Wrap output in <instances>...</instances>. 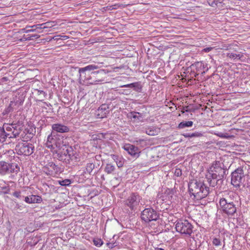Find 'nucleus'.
<instances>
[{
  "mask_svg": "<svg viewBox=\"0 0 250 250\" xmlns=\"http://www.w3.org/2000/svg\"><path fill=\"white\" fill-rule=\"evenodd\" d=\"M46 146L50 149L55 158L66 164L76 166L80 161L79 154L72 146L63 145L62 147L57 148L47 140Z\"/></svg>",
  "mask_w": 250,
  "mask_h": 250,
  "instance_id": "f257e3e1",
  "label": "nucleus"
},
{
  "mask_svg": "<svg viewBox=\"0 0 250 250\" xmlns=\"http://www.w3.org/2000/svg\"><path fill=\"white\" fill-rule=\"evenodd\" d=\"M188 191L190 196H193L197 200H201L207 197L210 192L209 187L206 186L204 182L200 180L193 179L188 184Z\"/></svg>",
  "mask_w": 250,
  "mask_h": 250,
  "instance_id": "f03ea898",
  "label": "nucleus"
},
{
  "mask_svg": "<svg viewBox=\"0 0 250 250\" xmlns=\"http://www.w3.org/2000/svg\"><path fill=\"white\" fill-rule=\"evenodd\" d=\"M220 209L223 213L232 216L236 213L237 209L240 206L238 201L231 199V195L222 197L219 200Z\"/></svg>",
  "mask_w": 250,
  "mask_h": 250,
  "instance_id": "7ed1b4c3",
  "label": "nucleus"
},
{
  "mask_svg": "<svg viewBox=\"0 0 250 250\" xmlns=\"http://www.w3.org/2000/svg\"><path fill=\"white\" fill-rule=\"evenodd\" d=\"M227 168L225 166L223 163L219 161H215L208 169V174L206 175V178H209L216 179L218 177L226 176L227 173Z\"/></svg>",
  "mask_w": 250,
  "mask_h": 250,
  "instance_id": "20e7f679",
  "label": "nucleus"
},
{
  "mask_svg": "<svg viewBox=\"0 0 250 250\" xmlns=\"http://www.w3.org/2000/svg\"><path fill=\"white\" fill-rule=\"evenodd\" d=\"M246 170L247 166L244 165L238 167L231 173V183L233 186L240 187V184L245 181V177L247 175Z\"/></svg>",
  "mask_w": 250,
  "mask_h": 250,
  "instance_id": "39448f33",
  "label": "nucleus"
},
{
  "mask_svg": "<svg viewBox=\"0 0 250 250\" xmlns=\"http://www.w3.org/2000/svg\"><path fill=\"white\" fill-rule=\"evenodd\" d=\"M20 167L16 163H9L4 161H0V175L15 173L16 174L20 171Z\"/></svg>",
  "mask_w": 250,
  "mask_h": 250,
  "instance_id": "423d86ee",
  "label": "nucleus"
},
{
  "mask_svg": "<svg viewBox=\"0 0 250 250\" xmlns=\"http://www.w3.org/2000/svg\"><path fill=\"white\" fill-rule=\"evenodd\" d=\"M193 228L192 225L186 219H180L176 222V230L182 234L190 236L193 232Z\"/></svg>",
  "mask_w": 250,
  "mask_h": 250,
  "instance_id": "0eeeda50",
  "label": "nucleus"
},
{
  "mask_svg": "<svg viewBox=\"0 0 250 250\" xmlns=\"http://www.w3.org/2000/svg\"><path fill=\"white\" fill-rule=\"evenodd\" d=\"M15 150L19 155L29 156L34 152L35 147L32 144L23 140L22 142H19L16 145Z\"/></svg>",
  "mask_w": 250,
  "mask_h": 250,
  "instance_id": "6e6552de",
  "label": "nucleus"
},
{
  "mask_svg": "<svg viewBox=\"0 0 250 250\" xmlns=\"http://www.w3.org/2000/svg\"><path fill=\"white\" fill-rule=\"evenodd\" d=\"M189 69L190 74L193 77H197L199 74L204 75L208 70L207 63L203 61L196 62L188 68V70Z\"/></svg>",
  "mask_w": 250,
  "mask_h": 250,
  "instance_id": "1a4fd4ad",
  "label": "nucleus"
},
{
  "mask_svg": "<svg viewBox=\"0 0 250 250\" xmlns=\"http://www.w3.org/2000/svg\"><path fill=\"white\" fill-rule=\"evenodd\" d=\"M99 68L98 65L95 64H89L84 67L79 68L80 79L83 81H86L87 83L93 72L95 70L98 69Z\"/></svg>",
  "mask_w": 250,
  "mask_h": 250,
  "instance_id": "9d476101",
  "label": "nucleus"
},
{
  "mask_svg": "<svg viewBox=\"0 0 250 250\" xmlns=\"http://www.w3.org/2000/svg\"><path fill=\"white\" fill-rule=\"evenodd\" d=\"M159 213L152 208L144 209L141 213V219L146 223L157 221L159 218Z\"/></svg>",
  "mask_w": 250,
  "mask_h": 250,
  "instance_id": "9b49d317",
  "label": "nucleus"
},
{
  "mask_svg": "<svg viewBox=\"0 0 250 250\" xmlns=\"http://www.w3.org/2000/svg\"><path fill=\"white\" fill-rule=\"evenodd\" d=\"M141 197L137 193H131L127 199L125 201V205L128 207L130 210L135 211L139 205Z\"/></svg>",
  "mask_w": 250,
  "mask_h": 250,
  "instance_id": "f8f14e48",
  "label": "nucleus"
},
{
  "mask_svg": "<svg viewBox=\"0 0 250 250\" xmlns=\"http://www.w3.org/2000/svg\"><path fill=\"white\" fill-rule=\"evenodd\" d=\"M62 137L57 134L56 133L52 132L48 136L47 140L50 143L55 145L57 148L62 147L63 143Z\"/></svg>",
  "mask_w": 250,
  "mask_h": 250,
  "instance_id": "ddd939ff",
  "label": "nucleus"
},
{
  "mask_svg": "<svg viewBox=\"0 0 250 250\" xmlns=\"http://www.w3.org/2000/svg\"><path fill=\"white\" fill-rule=\"evenodd\" d=\"M105 74V71L103 69L95 70L87 83L93 84L97 82L102 81L104 75Z\"/></svg>",
  "mask_w": 250,
  "mask_h": 250,
  "instance_id": "4468645a",
  "label": "nucleus"
},
{
  "mask_svg": "<svg viewBox=\"0 0 250 250\" xmlns=\"http://www.w3.org/2000/svg\"><path fill=\"white\" fill-rule=\"evenodd\" d=\"M124 149L133 158H138L140 156L141 151L138 147L131 144H126L124 146Z\"/></svg>",
  "mask_w": 250,
  "mask_h": 250,
  "instance_id": "2eb2a0df",
  "label": "nucleus"
},
{
  "mask_svg": "<svg viewBox=\"0 0 250 250\" xmlns=\"http://www.w3.org/2000/svg\"><path fill=\"white\" fill-rule=\"evenodd\" d=\"M36 132L35 127L29 126L27 128H23V132L21 135V138L24 140H30L34 136Z\"/></svg>",
  "mask_w": 250,
  "mask_h": 250,
  "instance_id": "dca6fc26",
  "label": "nucleus"
},
{
  "mask_svg": "<svg viewBox=\"0 0 250 250\" xmlns=\"http://www.w3.org/2000/svg\"><path fill=\"white\" fill-rule=\"evenodd\" d=\"M96 157H95V159L91 158L88 160L87 163H86L85 166V171L84 172V173H88L90 175H94L96 172L94 171L95 168V162L96 160Z\"/></svg>",
  "mask_w": 250,
  "mask_h": 250,
  "instance_id": "f3484780",
  "label": "nucleus"
},
{
  "mask_svg": "<svg viewBox=\"0 0 250 250\" xmlns=\"http://www.w3.org/2000/svg\"><path fill=\"white\" fill-rule=\"evenodd\" d=\"M109 105L106 104H102L97 110V116L99 118H104L106 117L109 114Z\"/></svg>",
  "mask_w": 250,
  "mask_h": 250,
  "instance_id": "a211bd4d",
  "label": "nucleus"
},
{
  "mask_svg": "<svg viewBox=\"0 0 250 250\" xmlns=\"http://www.w3.org/2000/svg\"><path fill=\"white\" fill-rule=\"evenodd\" d=\"M52 131L55 133H66L69 131V128L61 124H54L52 125Z\"/></svg>",
  "mask_w": 250,
  "mask_h": 250,
  "instance_id": "6ab92c4d",
  "label": "nucleus"
},
{
  "mask_svg": "<svg viewBox=\"0 0 250 250\" xmlns=\"http://www.w3.org/2000/svg\"><path fill=\"white\" fill-rule=\"evenodd\" d=\"M24 201L28 204L41 203L42 199L41 196L31 195L25 196Z\"/></svg>",
  "mask_w": 250,
  "mask_h": 250,
  "instance_id": "aec40b11",
  "label": "nucleus"
},
{
  "mask_svg": "<svg viewBox=\"0 0 250 250\" xmlns=\"http://www.w3.org/2000/svg\"><path fill=\"white\" fill-rule=\"evenodd\" d=\"M225 176L223 177H218L216 179H211L209 178L207 179V182L210 187H215V186H221L224 181Z\"/></svg>",
  "mask_w": 250,
  "mask_h": 250,
  "instance_id": "412c9836",
  "label": "nucleus"
},
{
  "mask_svg": "<svg viewBox=\"0 0 250 250\" xmlns=\"http://www.w3.org/2000/svg\"><path fill=\"white\" fill-rule=\"evenodd\" d=\"M23 128L24 125L21 127L20 126V127H18V129H16L15 130H13V132L12 133H10L9 139L17 138L18 137H20V139H22L21 138V135L23 132Z\"/></svg>",
  "mask_w": 250,
  "mask_h": 250,
  "instance_id": "4be33fe9",
  "label": "nucleus"
},
{
  "mask_svg": "<svg viewBox=\"0 0 250 250\" xmlns=\"http://www.w3.org/2000/svg\"><path fill=\"white\" fill-rule=\"evenodd\" d=\"M9 135L10 133L5 130L4 125L2 127H0V143L5 142L7 138H9Z\"/></svg>",
  "mask_w": 250,
  "mask_h": 250,
  "instance_id": "5701e85b",
  "label": "nucleus"
},
{
  "mask_svg": "<svg viewBox=\"0 0 250 250\" xmlns=\"http://www.w3.org/2000/svg\"><path fill=\"white\" fill-rule=\"evenodd\" d=\"M193 122L191 121H182L178 125V128L179 129H183L186 127H191L193 125Z\"/></svg>",
  "mask_w": 250,
  "mask_h": 250,
  "instance_id": "b1692460",
  "label": "nucleus"
},
{
  "mask_svg": "<svg viewBox=\"0 0 250 250\" xmlns=\"http://www.w3.org/2000/svg\"><path fill=\"white\" fill-rule=\"evenodd\" d=\"M130 88H132L134 90H135L136 92H140L142 89V86L141 84V82H138L136 83H131Z\"/></svg>",
  "mask_w": 250,
  "mask_h": 250,
  "instance_id": "393cba45",
  "label": "nucleus"
},
{
  "mask_svg": "<svg viewBox=\"0 0 250 250\" xmlns=\"http://www.w3.org/2000/svg\"><path fill=\"white\" fill-rule=\"evenodd\" d=\"M13 104H14V103H11L10 102L9 106L3 111L2 114L3 115H7L9 113L13 112L14 109H16V107Z\"/></svg>",
  "mask_w": 250,
  "mask_h": 250,
  "instance_id": "a878e982",
  "label": "nucleus"
},
{
  "mask_svg": "<svg viewBox=\"0 0 250 250\" xmlns=\"http://www.w3.org/2000/svg\"><path fill=\"white\" fill-rule=\"evenodd\" d=\"M115 169L114 165L111 163H108L104 167V171L107 174H111Z\"/></svg>",
  "mask_w": 250,
  "mask_h": 250,
  "instance_id": "bb28decb",
  "label": "nucleus"
},
{
  "mask_svg": "<svg viewBox=\"0 0 250 250\" xmlns=\"http://www.w3.org/2000/svg\"><path fill=\"white\" fill-rule=\"evenodd\" d=\"M50 167L51 168H52V169H53V170H56L57 169V168H58V166L57 165H55V163H54L53 162H49L43 168L45 169V170H46L47 171L46 172V173L47 174H50L49 173V172H50V170H49V167Z\"/></svg>",
  "mask_w": 250,
  "mask_h": 250,
  "instance_id": "cd10ccee",
  "label": "nucleus"
},
{
  "mask_svg": "<svg viewBox=\"0 0 250 250\" xmlns=\"http://www.w3.org/2000/svg\"><path fill=\"white\" fill-rule=\"evenodd\" d=\"M145 132L146 133L150 136H154L156 134V129L154 127H148L145 128Z\"/></svg>",
  "mask_w": 250,
  "mask_h": 250,
  "instance_id": "c85d7f7f",
  "label": "nucleus"
},
{
  "mask_svg": "<svg viewBox=\"0 0 250 250\" xmlns=\"http://www.w3.org/2000/svg\"><path fill=\"white\" fill-rule=\"evenodd\" d=\"M24 100L23 99V97L22 96H19L18 98H16L15 100L14 101H11V103H14V105L16 107H19V105H21L23 103Z\"/></svg>",
  "mask_w": 250,
  "mask_h": 250,
  "instance_id": "c756f323",
  "label": "nucleus"
},
{
  "mask_svg": "<svg viewBox=\"0 0 250 250\" xmlns=\"http://www.w3.org/2000/svg\"><path fill=\"white\" fill-rule=\"evenodd\" d=\"M36 91L37 92V95L39 97L38 100L40 101H43L44 98L47 95V94L45 93V92H44L43 90L37 89Z\"/></svg>",
  "mask_w": 250,
  "mask_h": 250,
  "instance_id": "7c9ffc66",
  "label": "nucleus"
},
{
  "mask_svg": "<svg viewBox=\"0 0 250 250\" xmlns=\"http://www.w3.org/2000/svg\"><path fill=\"white\" fill-rule=\"evenodd\" d=\"M40 35L34 34H31V35H28L27 36L24 35L23 36V39H25V41L27 40H33L34 38L37 39L40 37Z\"/></svg>",
  "mask_w": 250,
  "mask_h": 250,
  "instance_id": "2f4dec72",
  "label": "nucleus"
},
{
  "mask_svg": "<svg viewBox=\"0 0 250 250\" xmlns=\"http://www.w3.org/2000/svg\"><path fill=\"white\" fill-rule=\"evenodd\" d=\"M59 184L62 186H68L71 183V181L70 179H66L64 180L58 181Z\"/></svg>",
  "mask_w": 250,
  "mask_h": 250,
  "instance_id": "473e14b6",
  "label": "nucleus"
},
{
  "mask_svg": "<svg viewBox=\"0 0 250 250\" xmlns=\"http://www.w3.org/2000/svg\"><path fill=\"white\" fill-rule=\"evenodd\" d=\"M110 100L111 101V102H110V104H108L109 106L112 104V106H113V107L114 108L117 104L116 103H119L120 101H121L120 98L117 97L115 98L112 97L110 99Z\"/></svg>",
  "mask_w": 250,
  "mask_h": 250,
  "instance_id": "72a5a7b5",
  "label": "nucleus"
},
{
  "mask_svg": "<svg viewBox=\"0 0 250 250\" xmlns=\"http://www.w3.org/2000/svg\"><path fill=\"white\" fill-rule=\"evenodd\" d=\"M21 191H15L13 193V195L21 200H24L25 196L21 195Z\"/></svg>",
  "mask_w": 250,
  "mask_h": 250,
  "instance_id": "f704fd0d",
  "label": "nucleus"
},
{
  "mask_svg": "<svg viewBox=\"0 0 250 250\" xmlns=\"http://www.w3.org/2000/svg\"><path fill=\"white\" fill-rule=\"evenodd\" d=\"M46 23H43L42 24H35L33 26H31V28H35L36 31H37L38 29H42L46 28V26H45Z\"/></svg>",
  "mask_w": 250,
  "mask_h": 250,
  "instance_id": "c9c22d12",
  "label": "nucleus"
},
{
  "mask_svg": "<svg viewBox=\"0 0 250 250\" xmlns=\"http://www.w3.org/2000/svg\"><path fill=\"white\" fill-rule=\"evenodd\" d=\"M131 114L132 115L131 117L133 119H137L138 120H141V119L142 118V114L139 112H131Z\"/></svg>",
  "mask_w": 250,
  "mask_h": 250,
  "instance_id": "e433bc0d",
  "label": "nucleus"
},
{
  "mask_svg": "<svg viewBox=\"0 0 250 250\" xmlns=\"http://www.w3.org/2000/svg\"><path fill=\"white\" fill-rule=\"evenodd\" d=\"M227 56L231 59H240L243 56V55L240 54H236L234 53H228Z\"/></svg>",
  "mask_w": 250,
  "mask_h": 250,
  "instance_id": "4c0bfd02",
  "label": "nucleus"
},
{
  "mask_svg": "<svg viewBox=\"0 0 250 250\" xmlns=\"http://www.w3.org/2000/svg\"><path fill=\"white\" fill-rule=\"evenodd\" d=\"M93 243L96 246L100 247L103 244V241L101 239L96 238L93 239Z\"/></svg>",
  "mask_w": 250,
  "mask_h": 250,
  "instance_id": "58836bf2",
  "label": "nucleus"
},
{
  "mask_svg": "<svg viewBox=\"0 0 250 250\" xmlns=\"http://www.w3.org/2000/svg\"><path fill=\"white\" fill-rule=\"evenodd\" d=\"M12 132H13V130H15L16 129H18V127H20V126L21 127L22 126H23L24 125H23V124L22 123H21L20 122H18L16 124H12Z\"/></svg>",
  "mask_w": 250,
  "mask_h": 250,
  "instance_id": "ea45409f",
  "label": "nucleus"
},
{
  "mask_svg": "<svg viewBox=\"0 0 250 250\" xmlns=\"http://www.w3.org/2000/svg\"><path fill=\"white\" fill-rule=\"evenodd\" d=\"M218 1L216 0H207L208 4L212 7H216L217 6Z\"/></svg>",
  "mask_w": 250,
  "mask_h": 250,
  "instance_id": "a19ab883",
  "label": "nucleus"
},
{
  "mask_svg": "<svg viewBox=\"0 0 250 250\" xmlns=\"http://www.w3.org/2000/svg\"><path fill=\"white\" fill-rule=\"evenodd\" d=\"M212 244L215 246H219L221 245V242L220 239L217 238H213L212 240Z\"/></svg>",
  "mask_w": 250,
  "mask_h": 250,
  "instance_id": "79ce46f5",
  "label": "nucleus"
},
{
  "mask_svg": "<svg viewBox=\"0 0 250 250\" xmlns=\"http://www.w3.org/2000/svg\"><path fill=\"white\" fill-rule=\"evenodd\" d=\"M122 5H121V4H115L113 5L108 6H107V8L109 10H112L114 9H117L118 8L121 7Z\"/></svg>",
  "mask_w": 250,
  "mask_h": 250,
  "instance_id": "37998d69",
  "label": "nucleus"
},
{
  "mask_svg": "<svg viewBox=\"0 0 250 250\" xmlns=\"http://www.w3.org/2000/svg\"><path fill=\"white\" fill-rule=\"evenodd\" d=\"M28 28H31V26H27L25 28L21 29V31L23 33H29L30 32L36 31V29H28Z\"/></svg>",
  "mask_w": 250,
  "mask_h": 250,
  "instance_id": "c03bdc74",
  "label": "nucleus"
},
{
  "mask_svg": "<svg viewBox=\"0 0 250 250\" xmlns=\"http://www.w3.org/2000/svg\"><path fill=\"white\" fill-rule=\"evenodd\" d=\"M203 136V134L199 132H195L191 133V136L192 137H200Z\"/></svg>",
  "mask_w": 250,
  "mask_h": 250,
  "instance_id": "a18cd8bd",
  "label": "nucleus"
},
{
  "mask_svg": "<svg viewBox=\"0 0 250 250\" xmlns=\"http://www.w3.org/2000/svg\"><path fill=\"white\" fill-rule=\"evenodd\" d=\"M5 130L6 132H9V133H12V124L10 125L9 126H7L6 127L4 126Z\"/></svg>",
  "mask_w": 250,
  "mask_h": 250,
  "instance_id": "49530a36",
  "label": "nucleus"
},
{
  "mask_svg": "<svg viewBox=\"0 0 250 250\" xmlns=\"http://www.w3.org/2000/svg\"><path fill=\"white\" fill-rule=\"evenodd\" d=\"M8 81V78L6 77H4L0 79V84H2L3 83L6 82Z\"/></svg>",
  "mask_w": 250,
  "mask_h": 250,
  "instance_id": "de8ad7c7",
  "label": "nucleus"
},
{
  "mask_svg": "<svg viewBox=\"0 0 250 250\" xmlns=\"http://www.w3.org/2000/svg\"><path fill=\"white\" fill-rule=\"evenodd\" d=\"M191 110L188 108V106H186L183 107V110L182 111V113H184L185 112H190Z\"/></svg>",
  "mask_w": 250,
  "mask_h": 250,
  "instance_id": "09e8293b",
  "label": "nucleus"
},
{
  "mask_svg": "<svg viewBox=\"0 0 250 250\" xmlns=\"http://www.w3.org/2000/svg\"><path fill=\"white\" fill-rule=\"evenodd\" d=\"M106 245L109 249H112L116 246V245H115V243H109V242L107 243Z\"/></svg>",
  "mask_w": 250,
  "mask_h": 250,
  "instance_id": "8fccbe9b",
  "label": "nucleus"
},
{
  "mask_svg": "<svg viewBox=\"0 0 250 250\" xmlns=\"http://www.w3.org/2000/svg\"><path fill=\"white\" fill-rule=\"evenodd\" d=\"M185 138H192L191 133H186L182 134Z\"/></svg>",
  "mask_w": 250,
  "mask_h": 250,
  "instance_id": "3c124183",
  "label": "nucleus"
},
{
  "mask_svg": "<svg viewBox=\"0 0 250 250\" xmlns=\"http://www.w3.org/2000/svg\"><path fill=\"white\" fill-rule=\"evenodd\" d=\"M116 164L117 166L120 167L123 166V162L122 161L119 160V161H116Z\"/></svg>",
  "mask_w": 250,
  "mask_h": 250,
  "instance_id": "603ef678",
  "label": "nucleus"
},
{
  "mask_svg": "<svg viewBox=\"0 0 250 250\" xmlns=\"http://www.w3.org/2000/svg\"><path fill=\"white\" fill-rule=\"evenodd\" d=\"M175 174L178 176L182 174V171L179 169H176L175 171Z\"/></svg>",
  "mask_w": 250,
  "mask_h": 250,
  "instance_id": "864d4df0",
  "label": "nucleus"
},
{
  "mask_svg": "<svg viewBox=\"0 0 250 250\" xmlns=\"http://www.w3.org/2000/svg\"><path fill=\"white\" fill-rule=\"evenodd\" d=\"M213 49L212 47H206L203 49V51L205 52H209Z\"/></svg>",
  "mask_w": 250,
  "mask_h": 250,
  "instance_id": "5fc2aeb1",
  "label": "nucleus"
},
{
  "mask_svg": "<svg viewBox=\"0 0 250 250\" xmlns=\"http://www.w3.org/2000/svg\"><path fill=\"white\" fill-rule=\"evenodd\" d=\"M112 159L115 161L116 162L118 160L119 157L116 155H111Z\"/></svg>",
  "mask_w": 250,
  "mask_h": 250,
  "instance_id": "6e6d98bb",
  "label": "nucleus"
},
{
  "mask_svg": "<svg viewBox=\"0 0 250 250\" xmlns=\"http://www.w3.org/2000/svg\"><path fill=\"white\" fill-rule=\"evenodd\" d=\"M130 83L121 85V86H120V87H122V88L128 87V88H130Z\"/></svg>",
  "mask_w": 250,
  "mask_h": 250,
  "instance_id": "4d7b16f0",
  "label": "nucleus"
},
{
  "mask_svg": "<svg viewBox=\"0 0 250 250\" xmlns=\"http://www.w3.org/2000/svg\"><path fill=\"white\" fill-rule=\"evenodd\" d=\"M145 141L144 139H139L138 140H137L136 142L137 144H141L142 142H145Z\"/></svg>",
  "mask_w": 250,
  "mask_h": 250,
  "instance_id": "13d9d810",
  "label": "nucleus"
},
{
  "mask_svg": "<svg viewBox=\"0 0 250 250\" xmlns=\"http://www.w3.org/2000/svg\"><path fill=\"white\" fill-rule=\"evenodd\" d=\"M154 250H165L162 248L157 247V248H154Z\"/></svg>",
  "mask_w": 250,
  "mask_h": 250,
  "instance_id": "bf43d9fd",
  "label": "nucleus"
},
{
  "mask_svg": "<svg viewBox=\"0 0 250 250\" xmlns=\"http://www.w3.org/2000/svg\"><path fill=\"white\" fill-rule=\"evenodd\" d=\"M62 40H65V39H67L68 38V37L66 36H62Z\"/></svg>",
  "mask_w": 250,
  "mask_h": 250,
  "instance_id": "052dcab7",
  "label": "nucleus"
},
{
  "mask_svg": "<svg viewBox=\"0 0 250 250\" xmlns=\"http://www.w3.org/2000/svg\"><path fill=\"white\" fill-rule=\"evenodd\" d=\"M168 191H169V194L170 193L171 194H173V190L172 189H168Z\"/></svg>",
  "mask_w": 250,
  "mask_h": 250,
  "instance_id": "680f3d73",
  "label": "nucleus"
},
{
  "mask_svg": "<svg viewBox=\"0 0 250 250\" xmlns=\"http://www.w3.org/2000/svg\"><path fill=\"white\" fill-rule=\"evenodd\" d=\"M9 189H8L6 191L4 192V193L7 194L9 193Z\"/></svg>",
  "mask_w": 250,
  "mask_h": 250,
  "instance_id": "e2e57ef3",
  "label": "nucleus"
},
{
  "mask_svg": "<svg viewBox=\"0 0 250 250\" xmlns=\"http://www.w3.org/2000/svg\"><path fill=\"white\" fill-rule=\"evenodd\" d=\"M32 29H35V28H31Z\"/></svg>",
  "mask_w": 250,
  "mask_h": 250,
  "instance_id": "0e129e2a",
  "label": "nucleus"
}]
</instances>
